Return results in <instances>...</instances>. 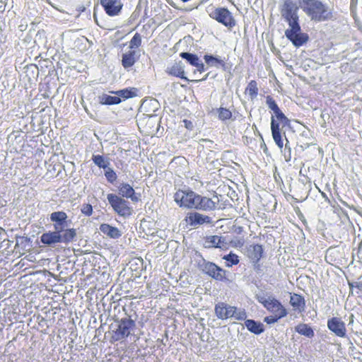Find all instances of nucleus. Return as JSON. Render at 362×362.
<instances>
[{
	"mask_svg": "<svg viewBox=\"0 0 362 362\" xmlns=\"http://www.w3.org/2000/svg\"><path fill=\"white\" fill-rule=\"evenodd\" d=\"M300 5L312 21L322 22L333 18L332 11L320 0H300Z\"/></svg>",
	"mask_w": 362,
	"mask_h": 362,
	"instance_id": "f257e3e1",
	"label": "nucleus"
},
{
	"mask_svg": "<svg viewBox=\"0 0 362 362\" xmlns=\"http://www.w3.org/2000/svg\"><path fill=\"white\" fill-rule=\"evenodd\" d=\"M76 236V230L74 228L69 229L64 233L54 230L43 233L40 236V241L46 245L52 246L58 243L68 244L74 240Z\"/></svg>",
	"mask_w": 362,
	"mask_h": 362,
	"instance_id": "f03ea898",
	"label": "nucleus"
},
{
	"mask_svg": "<svg viewBox=\"0 0 362 362\" xmlns=\"http://www.w3.org/2000/svg\"><path fill=\"white\" fill-rule=\"evenodd\" d=\"M286 22L288 23L289 28L286 30L285 35L295 47H299L308 41V35L301 32L298 16Z\"/></svg>",
	"mask_w": 362,
	"mask_h": 362,
	"instance_id": "7ed1b4c3",
	"label": "nucleus"
},
{
	"mask_svg": "<svg viewBox=\"0 0 362 362\" xmlns=\"http://www.w3.org/2000/svg\"><path fill=\"white\" fill-rule=\"evenodd\" d=\"M136 327L135 321L130 317H123L117 321V328L113 331L112 339L122 341L128 337Z\"/></svg>",
	"mask_w": 362,
	"mask_h": 362,
	"instance_id": "20e7f679",
	"label": "nucleus"
},
{
	"mask_svg": "<svg viewBox=\"0 0 362 362\" xmlns=\"http://www.w3.org/2000/svg\"><path fill=\"white\" fill-rule=\"evenodd\" d=\"M107 199L113 210L119 216L127 217L132 215L133 210L128 201L114 194H108Z\"/></svg>",
	"mask_w": 362,
	"mask_h": 362,
	"instance_id": "39448f33",
	"label": "nucleus"
},
{
	"mask_svg": "<svg viewBox=\"0 0 362 362\" xmlns=\"http://www.w3.org/2000/svg\"><path fill=\"white\" fill-rule=\"evenodd\" d=\"M197 193L192 190H178L174 194L175 202L180 206L185 208H194Z\"/></svg>",
	"mask_w": 362,
	"mask_h": 362,
	"instance_id": "423d86ee",
	"label": "nucleus"
},
{
	"mask_svg": "<svg viewBox=\"0 0 362 362\" xmlns=\"http://www.w3.org/2000/svg\"><path fill=\"white\" fill-rule=\"evenodd\" d=\"M210 16L227 28H231L235 25V21L232 13L226 8H216L211 13Z\"/></svg>",
	"mask_w": 362,
	"mask_h": 362,
	"instance_id": "0eeeda50",
	"label": "nucleus"
},
{
	"mask_svg": "<svg viewBox=\"0 0 362 362\" xmlns=\"http://www.w3.org/2000/svg\"><path fill=\"white\" fill-rule=\"evenodd\" d=\"M199 268L216 280L222 281L225 278V271L213 262L202 259L199 262Z\"/></svg>",
	"mask_w": 362,
	"mask_h": 362,
	"instance_id": "6e6552de",
	"label": "nucleus"
},
{
	"mask_svg": "<svg viewBox=\"0 0 362 362\" xmlns=\"http://www.w3.org/2000/svg\"><path fill=\"white\" fill-rule=\"evenodd\" d=\"M327 327L337 337H346V329L345 323L339 317H333L327 320Z\"/></svg>",
	"mask_w": 362,
	"mask_h": 362,
	"instance_id": "1a4fd4ad",
	"label": "nucleus"
},
{
	"mask_svg": "<svg viewBox=\"0 0 362 362\" xmlns=\"http://www.w3.org/2000/svg\"><path fill=\"white\" fill-rule=\"evenodd\" d=\"M68 216L64 211H54L50 214V221L54 223L53 227L54 230H57L64 233L68 230L67 219Z\"/></svg>",
	"mask_w": 362,
	"mask_h": 362,
	"instance_id": "9d476101",
	"label": "nucleus"
},
{
	"mask_svg": "<svg viewBox=\"0 0 362 362\" xmlns=\"http://www.w3.org/2000/svg\"><path fill=\"white\" fill-rule=\"evenodd\" d=\"M298 7L292 0H284L281 8V16L286 21H290L291 18L298 16Z\"/></svg>",
	"mask_w": 362,
	"mask_h": 362,
	"instance_id": "9b49d317",
	"label": "nucleus"
},
{
	"mask_svg": "<svg viewBox=\"0 0 362 362\" xmlns=\"http://www.w3.org/2000/svg\"><path fill=\"white\" fill-rule=\"evenodd\" d=\"M281 122L275 119L274 116L271 117V131L273 139L275 144L279 148H282L284 146V141L282 139V134L285 135V133H282L283 131Z\"/></svg>",
	"mask_w": 362,
	"mask_h": 362,
	"instance_id": "f8f14e48",
	"label": "nucleus"
},
{
	"mask_svg": "<svg viewBox=\"0 0 362 362\" xmlns=\"http://www.w3.org/2000/svg\"><path fill=\"white\" fill-rule=\"evenodd\" d=\"M216 202L212 199L206 197H202L197 194L196 203L194 209L203 211H212L216 207V204L218 202V198L215 196Z\"/></svg>",
	"mask_w": 362,
	"mask_h": 362,
	"instance_id": "ddd939ff",
	"label": "nucleus"
},
{
	"mask_svg": "<svg viewBox=\"0 0 362 362\" xmlns=\"http://www.w3.org/2000/svg\"><path fill=\"white\" fill-rule=\"evenodd\" d=\"M185 221L192 226L202 225L204 223H211L212 222L211 217L197 212L189 213L185 218Z\"/></svg>",
	"mask_w": 362,
	"mask_h": 362,
	"instance_id": "4468645a",
	"label": "nucleus"
},
{
	"mask_svg": "<svg viewBox=\"0 0 362 362\" xmlns=\"http://www.w3.org/2000/svg\"><path fill=\"white\" fill-rule=\"evenodd\" d=\"M234 306L225 303H218L215 305V313L216 317L221 320H226L232 317L234 315Z\"/></svg>",
	"mask_w": 362,
	"mask_h": 362,
	"instance_id": "2eb2a0df",
	"label": "nucleus"
},
{
	"mask_svg": "<svg viewBox=\"0 0 362 362\" xmlns=\"http://www.w3.org/2000/svg\"><path fill=\"white\" fill-rule=\"evenodd\" d=\"M264 308L273 314L279 315V317H284L287 315V311L282 304L272 296H269V301Z\"/></svg>",
	"mask_w": 362,
	"mask_h": 362,
	"instance_id": "dca6fc26",
	"label": "nucleus"
},
{
	"mask_svg": "<svg viewBox=\"0 0 362 362\" xmlns=\"http://www.w3.org/2000/svg\"><path fill=\"white\" fill-rule=\"evenodd\" d=\"M105 12L110 16L117 15L122 7L120 0H100Z\"/></svg>",
	"mask_w": 362,
	"mask_h": 362,
	"instance_id": "f3484780",
	"label": "nucleus"
},
{
	"mask_svg": "<svg viewBox=\"0 0 362 362\" xmlns=\"http://www.w3.org/2000/svg\"><path fill=\"white\" fill-rule=\"evenodd\" d=\"M118 191L122 197L130 198L133 202H138L139 199L135 196L133 187L127 183H122L118 187Z\"/></svg>",
	"mask_w": 362,
	"mask_h": 362,
	"instance_id": "a211bd4d",
	"label": "nucleus"
},
{
	"mask_svg": "<svg viewBox=\"0 0 362 362\" xmlns=\"http://www.w3.org/2000/svg\"><path fill=\"white\" fill-rule=\"evenodd\" d=\"M263 248L261 245H251L247 250L248 257L253 263H257L262 257Z\"/></svg>",
	"mask_w": 362,
	"mask_h": 362,
	"instance_id": "6ab92c4d",
	"label": "nucleus"
},
{
	"mask_svg": "<svg viewBox=\"0 0 362 362\" xmlns=\"http://www.w3.org/2000/svg\"><path fill=\"white\" fill-rule=\"evenodd\" d=\"M100 230L104 235L114 239L119 238L122 235L121 232L117 228L112 226L107 223H102L100 226Z\"/></svg>",
	"mask_w": 362,
	"mask_h": 362,
	"instance_id": "aec40b11",
	"label": "nucleus"
},
{
	"mask_svg": "<svg viewBox=\"0 0 362 362\" xmlns=\"http://www.w3.org/2000/svg\"><path fill=\"white\" fill-rule=\"evenodd\" d=\"M290 303L295 310L299 312L304 311L305 308V301L304 298L297 293H291Z\"/></svg>",
	"mask_w": 362,
	"mask_h": 362,
	"instance_id": "412c9836",
	"label": "nucleus"
},
{
	"mask_svg": "<svg viewBox=\"0 0 362 362\" xmlns=\"http://www.w3.org/2000/svg\"><path fill=\"white\" fill-rule=\"evenodd\" d=\"M138 57L139 56L137 55L135 50H131L127 53L123 54L122 59V66L125 69L132 67L136 62Z\"/></svg>",
	"mask_w": 362,
	"mask_h": 362,
	"instance_id": "4be33fe9",
	"label": "nucleus"
},
{
	"mask_svg": "<svg viewBox=\"0 0 362 362\" xmlns=\"http://www.w3.org/2000/svg\"><path fill=\"white\" fill-rule=\"evenodd\" d=\"M110 93L118 95V97H119L122 100H124L137 96L138 89L136 88L131 87L117 91H111Z\"/></svg>",
	"mask_w": 362,
	"mask_h": 362,
	"instance_id": "5701e85b",
	"label": "nucleus"
},
{
	"mask_svg": "<svg viewBox=\"0 0 362 362\" xmlns=\"http://www.w3.org/2000/svg\"><path fill=\"white\" fill-rule=\"evenodd\" d=\"M245 326L250 332L255 334H260L264 331V325L254 320H246Z\"/></svg>",
	"mask_w": 362,
	"mask_h": 362,
	"instance_id": "b1692460",
	"label": "nucleus"
},
{
	"mask_svg": "<svg viewBox=\"0 0 362 362\" xmlns=\"http://www.w3.org/2000/svg\"><path fill=\"white\" fill-rule=\"evenodd\" d=\"M225 243L224 238L218 235L208 236L205 240V247L221 248Z\"/></svg>",
	"mask_w": 362,
	"mask_h": 362,
	"instance_id": "393cba45",
	"label": "nucleus"
},
{
	"mask_svg": "<svg viewBox=\"0 0 362 362\" xmlns=\"http://www.w3.org/2000/svg\"><path fill=\"white\" fill-rule=\"evenodd\" d=\"M167 71L169 74L172 76L179 77L182 79L187 80V78L185 76L184 66L182 62L175 63L172 66L168 67Z\"/></svg>",
	"mask_w": 362,
	"mask_h": 362,
	"instance_id": "a878e982",
	"label": "nucleus"
},
{
	"mask_svg": "<svg viewBox=\"0 0 362 362\" xmlns=\"http://www.w3.org/2000/svg\"><path fill=\"white\" fill-rule=\"evenodd\" d=\"M99 103L102 105H117L122 102V99L118 95H109L107 94H103L98 97Z\"/></svg>",
	"mask_w": 362,
	"mask_h": 362,
	"instance_id": "bb28decb",
	"label": "nucleus"
},
{
	"mask_svg": "<svg viewBox=\"0 0 362 362\" xmlns=\"http://www.w3.org/2000/svg\"><path fill=\"white\" fill-rule=\"evenodd\" d=\"M295 330L300 335H303L308 338H312L315 335L313 329L307 324H298L295 327Z\"/></svg>",
	"mask_w": 362,
	"mask_h": 362,
	"instance_id": "cd10ccee",
	"label": "nucleus"
},
{
	"mask_svg": "<svg viewBox=\"0 0 362 362\" xmlns=\"http://www.w3.org/2000/svg\"><path fill=\"white\" fill-rule=\"evenodd\" d=\"M204 60L206 63L211 66L218 67L219 66H225V62L223 60L211 55H205Z\"/></svg>",
	"mask_w": 362,
	"mask_h": 362,
	"instance_id": "c85d7f7f",
	"label": "nucleus"
},
{
	"mask_svg": "<svg viewBox=\"0 0 362 362\" xmlns=\"http://www.w3.org/2000/svg\"><path fill=\"white\" fill-rule=\"evenodd\" d=\"M92 160L97 166H98L100 168H103L104 170L107 168L108 165H110L109 160L105 159L104 157L100 155H93Z\"/></svg>",
	"mask_w": 362,
	"mask_h": 362,
	"instance_id": "c756f323",
	"label": "nucleus"
},
{
	"mask_svg": "<svg viewBox=\"0 0 362 362\" xmlns=\"http://www.w3.org/2000/svg\"><path fill=\"white\" fill-rule=\"evenodd\" d=\"M245 92L250 96L252 99L255 98L258 94L257 82L254 80L250 81L246 88Z\"/></svg>",
	"mask_w": 362,
	"mask_h": 362,
	"instance_id": "7c9ffc66",
	"label": "nucleus"
},
{
	"mask_svg": "<svg viewBox=\"0 0 362 362\" xmlns=\"http://www.w3.org/2000/svg\"><path fill=\"white\" fill-rule=\"evenodd\" d=\"M223 259L226 261V266L227 267H231L233 265H236L240 261L239 257L233 252H230L229 254L224 255Z\"/></svg>",
	"mask_w": 362,
	"mask_h": 362,
	"instance_id": "2f4dec72",
	"label": "nucleus"
},
{
	"mask_svg": "<svg viewBox=\"0 0 362 362\" xmlns=\"http://www.w3.org/2000/svg\"><path fill=\"white\" fill-rule=\"evenodd\" d=\"M180 56L182 58L186 59V61L191 65L195 66L197 64V62L199 60V58L197 57V54L189 53V52H181L180 54Z\"/></svg>",
	"mask_w": 362,
	"mask_h": 362,
	"instance_id": "473e14b6",
	"label": "nucleus"
},
{
	"mask_svg": "<svg viewBox=\"0 0 362 362\" xmlns=\"http://www.w3.org/2000/svg\"><path fill=\"white\" fill-rule=\"evenodd\" d=\"M274 114L275 119L281 122L282 128L285 127L286 126H289L290 120L286 117V116L280 109L274 112Z\"/></svg>",
	"mask_w": 362,
	"mask_h": 362,
	"instance_id": "72a5a7b5",
	"label": "nucleus"
},
{
	"mask_svg": "<svg viewBox=\"0 0 362 362\" xmlns=\"http://www.w3.org/2000/svg\"><path fill=\"white\" fill-rule=\"evenodd\" d=\"M141 45V37L140 34L135 33V35L133 36L132 40L129 42V48L134 49V48H138Z\"/></svg>",
	"mask_w": 362,
	"mask_h": 362,
	"instance_id": "f704fd0d",
	"label": "nucleus"
},
{
	"mask_svg": "<svg viewBox=\"0 0 362 362\" xmlns=\"http://www.w3.org/2000/svg\"><path fill=\"white\" fill-rule=\"evenodd\" d=\"M286 143L285 144L284 148H280L281 151V153L284 155V160L286 162H289L291 160V148L288 145V141L286 139Z\"/></svg>",
	"mask_w": 362,
	"mask_h": 362,
	"instance_id": "c9c22d12",
	"label": "nucleus"
},
{
	"mask_svg": "<svg viewBox=\"0 0 362 362\" xmlns=\"http://www.w3.org/2000/svg\"><path fill=\"white\" fill-rule=\"evenodd\" d=\"M266 104L267 107L272 110L274 112L279 110L278 105L276 104V101L274 100V98L270 96L267 95L266 97Z\"/></svg>",
	"mask_w": 362,
	"mask_h": 362,
	"instance_id": "e433bc0d",
	"label": "nucleus"
},
{
	"mask_svg": "<svg viewBox=\"0 0 362 362\" xmlns=\"http://www.w3.org/2000/svg\"><path fill=\"white\" fill-rule=\"evenodd\" d=\"M234 315L232 316V317H234L237 320H245L247 317V314L245 310L243 309H238L236 307L234 306Z\"/></svg>",
	"mask_w": 362,
	"mask_h": 362,
	"instance_id": "4c0bfd02",
	"label": "nucleus"
},
{
	"mask_svg": "<svg viewBox=\"0 0 362 362\" xmlns=\"http://www.w3.org/2000/svg\"><path fill=\"white\" fill-rule=\"evenodd\" d=\"M218 117L221 120L228 119L232 116L231 112L226 108L221 107L218 109Z\"/></svg>",
	"mask_w": 362,
	"mask_h": 362,
	"instance_id": "58836bf2",
	"label": "nucleus"
},
{
	"mask_svg": "<svg viewBox=\"0 0 362 362\" xmlns=\"http://www.w3.org/2000/svg\"><path fill=\"white\" fill-rule=\"evenodd\" d=\"M106 169L107 170H105V173L106 179L110 183H113L117 179V175L112 169H111L110 168H107Z\"/></svg>",
	"mask_w": 362,
	"mask_h": 362,
	"instance_id": "ea45409f",
	"label": "nucleus"
},
{
	"mask_svg": "<svg viewBox=\"0 0 362 362\" xmlns=\"http://www.w3.org/2000/svg\"><path fill=\"white\" fill-rule=\"evenodd\" d=\"M81 211L83 215L90 216L93 214V206L89 204H83L81 206Z\"/></svg>",
	"mask_w": 362,
	"mask_h": 362,
	"instance_id": "a19ab883",
	"label": "nucleus"
},
{
	"mask_svg": "<svg viewBox=\"0 0 362 362\" xmlns=\"http://www.w3.org/2000/svg\"><path fill=\"white\" fill-rule=\"evenodd\" d=\"M281 317H279V315L273 314L272 315L267 316L264 319V322L267 324L271 325L276 322Z\"/></svg>",
	"mask_w": 362,
	"mask_h": 362,
	"instance_id": "79ce46f5",
	"label": "nucleus"
},
{
	"mask_svg": "<svg viewBox=\"0 0 362 362\" xmlns=\"http://www.w3.org/2000/svg\"><path fill=\"white\" fill-rule=\"evenodd\" d=\"M256 299L259 303L262 304L264 307H265V305L269 301V297L267 298L264 294L256 295Z\"/></svg>",
	"mask_w": 362,
	"mask_h": 362,
	"instance_id": "37998d69",
	"label": "nucleus"
},
{
	"mask_svg": "<svg viewBox=\"0 0 362 362\" xmlns=\"http://www.w3.org/2000/svg\"><path fill=\"white\" fill-rule=\"evenodd\" d=\"M194 66L197 68V70L200 73L205 71L204 64L200 59L197 62V64H196Z\"/></svg>",
	"mask_w": 362,
	"mask_h": 362,
	"instance_id": "c03bdc74",
	"label": "nucleus"
},
{
	"mask_svg": "<svg viewBox=\"0 0 362 362\" xmlns=\"http://www.w3.org/2000/svg\"><path fill=\"white\" fill-rule=\"evenodd\" d=\"M183 123L185 124V127L189 129V130H192L193 128H194V125H193V123L189 121V120H187V119H184L183 120Z\"/></svg>",
	"mask_w": 362,
	"mask_h": 362,
	"instance_id": "a18cd8bd",
	"label": "nucleus"
},
{
	"mask_svg": "<svg viewBox=\"0 0 362 362\" xmlns=\"http://www.w3.org/2000/svg\"><path fill=\"white\" fill-rule=\"evenodd\" d=\"M206 143V144H213V141L209 140V139H202L199 141V144L200 145H202L204 146V144Z\"/></svg>",
	"mask_w": 362,
	"mask_h": 362,
	"instance_id": "49530a36",
	"label": "nucleus"
},
{
	"mask_svg": "<svg viewBox=\"0 0 362 362\" xmlns=\"http://www.w3.org/2000/svg\"><path fill=\"white\" fill-rule=\"evenodd\" d=\"M355 286L358 290L362 291V281L356 282Z\"/></svg>",
	"mask_w": 362,
	"mask_h": 362,
	"instance_id": "de8ad7c7",
	"label": "nucleus"
},
{
	"mask_svg": "<svg viewBox=\"0 0 362 362\" xmlns=\"http://www.w3.org/2000/svg\"><path fill=\"white\" fill-rule=\"evenodd\" d=\"M354 322V315H351V317H350V322L349 323H352Z\"/></svg>",
	"mask_w": 362,
	"mask_h": 362,
	"instance_id": "09e8293b",
	"label": "nucleus"
},
{
	"mask_svg": "<svg viewBox=\"0 0 362 362\" xmlns=\"http://www.w3.org/2000/svg\"><path fill=\"white\" fill-rule=\"evenodd\" d=\"M211 145L212 144H207V146H209V147H211Z\"/></svg>",
	"mask_w": 362,
	"mask_h": 362,
	"instance_id": "8fccbe9b",
	"label": "nucleus"
},
{
	"mask_svg": "<svg viewBox=\"0 0 362 362\" xmlns=\"http://www.w3.org/2000/svg\"><path fill=\"white\" fill-rule=\"evenodd\" d=\"M361 246H362V240H361V243H360L359 247H361Z\"/></svg>",
	"mask_w": 362,
	"mask_h": 362,
	"instance_id": "3c124183",
	"label": "nucleus"
}]
</instances>
